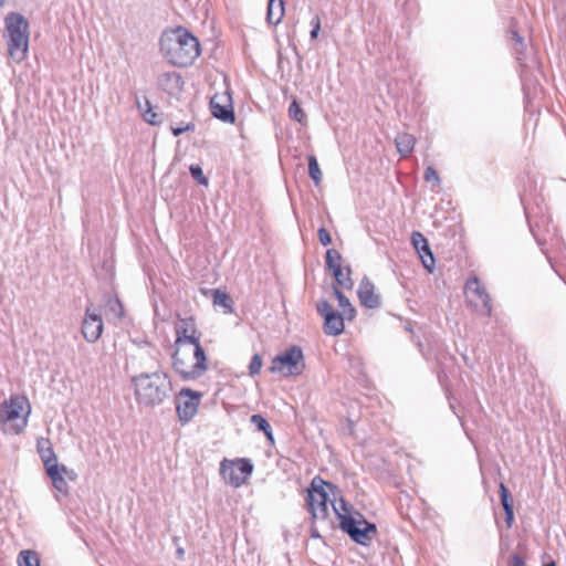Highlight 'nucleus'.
Returning <instances> with one entry per match:
<instances>
[{
    "label": "nucleus",
    "instance_id": "obj_1",
    "mask_svg": "<svg viewBox=\"0 0 566 566\" xmlns=\"http://www.w3.org/2000/svg\"><path fill=\"white\" fill-rule=\"evenodd\" d=\"M160 50L177 66H188L200 55V43L187 29L177 28L160 38Z\"/></svg>",
    "mask_w": 566,
    "mask_h": 566
},
{
    "label": "nucleus",
    "instance_id": "obj_2",
    "mask_svg": "<svg viewBox=\"0 0 566 566\" xmlns=\"http://www.w3.org/2000/svg\"><path fill=\"white\" fill-rule=\"evenodd\" d=\"M135 396L139 403L156 406L161 403L171 391V381L164 371L143 373L132 378Z\"/></svg>",
    "mask_w": 566,
    "mask_h": 566
},
{
    "label": "nucleus",
    "instance_id": "obj_3",
    "mask_svg": "<svg viewBox=\"0 0 566 566\" xmlns=\"http://www.w3.org/2000/svg\"><path fill=\"white\" fill-rule=\"evenodd\" d=\"M172 367L184 380H195L207 370L206 353L200 344L175 347Z\"/></svg>",
    "mask_w": 566,
    "mask_h": 566
},
{
    "label": "nucleus",
    "instance_id": "obj_4",
    "mask_svg": "<svg viewBox=\"0 0 566 566\" xmlns=\"http://www.w3.org/2000/svg\"><path fill=\"white\" fill-rule=\"evenodd\" d=\"M4 36L7 38L9 55L15 62H22L29 49V22L18 12H10L4 19Z\"/></svg>",
    "mask_w": 566,
    "mask_h": 566
},
{
    "label": "nucleus",
    "instance_id": "obj_5",
    "mask_svg": "<svg viewBox=\"0 0 566 566\" xmlns=\"http://www.w3.org/2000/svg\"><path fill=\"white\" fill-rule=\"evenodd\" d=\"M333 510L339 520V527L347 533L356 543L366 545L376 534V525L368 523L363 515L357 514V518L350 514V507L340 499L333 502Z\"/></svg>",
    "mask_w": 566,
    "mask_h": 566
},
{
    "label": "nucleus",
    "instance_id": "obj_6",
    "mask_svg": "<svg viewBox=\"0 0 566 566\" xmlns=\"http://www.w3.org/2000/svg\"><path fill=\"white\" fill-rule=\"evenodd\" d=\"M31 412L29 400L24 396H12L0 407V421L8 426L3 430L12 434H19L28 423Z\"/></svg>",
    "mask_w": 566,
    "mask_h": 566
},
{
    "label": "nucleus",
    "instance_id": "obj_7",
    "mask_svg": "<svg viewBox=\"0 0 566 566\" xmlns=\"http://www.w3.org/2000/svg\"><path fill=\"white\" fill-rule=\"evenodd\" d=\"M304 368L305 363L301 347L292 346L273 358L270 370L289 377L301 375Z\"/></svg>",
    "mask_w": 566,
    "mask_h": 566
},
{
    "label": "nucleus",
    "instance_id": "obj_8",
    "mask_svg": "<svg viewBox=\"0 0 566 566\" xmlns=\"http://www.w3.org/2000/svg\"><path fill=\"white\" fill-rule=\"evenodd\" d=\"M325 486H329L322 478L315 476L307 489L306 504L315 520H325L328 515V494Z\"/></svg>",
    "mask_w": 566,
    "mask_h": 566
},
{
    "label": "nucleus",
    "instance_id": "obj_9",
    "mask_svg": "<svg viewBox=\"0 0 566 566\" xmlns=\"http://www.w3.org/2000/svg\"><path fill=\"white\" fill-rule=\"evenodd\" d=\"M253 465L249 460H223L220 464V474L223 480L233 488L241 486L252 473Z\"/></svg>",
    "mask_w": 566,
    "mask_h": 566
},
{
    "label": "nucleus",
    "instance_id": "obj_10",
    "mask_svg": "<svg viewBox=\"0 0 566 566\" xmlns=\"http://www.w3.org/2000/svg\"><path fill=\"white\" fill-rule=\"evenodd\" d=\"M465 294L469 303L484 315H491V298L481 281L476 277H470L465 284Z\"/></svg>",
    "mask_w": 566,
    "mask_h": 566
},
{
    "label": "nucleus",
    "instance_id": "obj_11",
    "mask_svg": "<svg viewBox=\"0 0 566 566\" xmlns=\"http://www.w3.org/2000/svg\"><path fill=\"white\" fill-rule=\"evenodd\" d=\"M202 394L182 388L176 399V409L180 422H189L197 413Z\"/></svg>",
    "mask_w": 566,
    "mask_h": 566
},
{
    "label": "nucleus",
    "instance_id": "obj_12",
    "mask_svg": "<svg viewBox=\"0 0 566 566\" xmlns=\"http://www.w3.org/2000/svg\"><path fill=\"white\" fill-rule=\"evenodd\" d=\"M175 347L196 346V344H200V334L197 331L192 317L178 318L175 323Z\"/></svg>",
    "mask_w": 566,
    "mask_h": 566
},
{
    "label": "nucleus",
    "instance_id": "obj_13",
    "mask_svg": "<svg viewBox=\"0 0 566 566\" xmlns=\"http://www.w3.org/2000/svg\"><path fill=\"white\" fill-rule=\"evenodd\" d=\"M317 312L324 317V332L327 335L337 336L344 332V316L335 312L326 300H321L316 304Z\"/></svg>",
    "mask_w": 566,
    "mask_h": 566
},
{
    "label": "nucleus",
    "instance_id": "obj_14",
    "mask_svg": "<svg viewBox=\"0 0 566 566\" xmlns=\"http://www.w3.org/2000/svg\"><path fill=\"white\" fill-rule=\"evenodd\" d=\"M104 323L102 315L93 304H88L85 308V316L82 323L83 337L88 343H95L102 336Z\"/></svg>",
    "mask_w": 566,
    "mask_h": 566
},
{
    "label": "nucleus",
    "instance_id": "obj_15",
    "mask_svg": "<svg viewBox=\"0 0 566 566\" xmlns=\"http://www.w3.org/2000/svg\"><path fill=\"white\" fill-rule=\"evenodd\" d=\"M210 111L216 118L224 123H233L235 119L232 98L228 91L216 93L211 97Z\"/></svg>",
    "mask_w": 566,
    "mask_h": 566
},
{
    "label": "nucleus",
    "instance_id": "obj_16",
    "mask_svg": "<svg viewBox=\"0 0 566 566\" xmlns=\"http://www.w3.org/2000/svg\"><path fill=\"white\" fill-rule=\"evenodd\" d=\"M411 242L421 259L423 268L432 273L436 262L426 237L422 233L415 231L411 235Z\"/></svg>",
    "mask_w": 566,
    "mask_h": 566
},
{
    "label": "nucleus",
    "instance_id": "obj_17",
    "mask_svg": "<svg viewBox=\"0 0 566 566\" xmlns=\"http://www.w3.org/2000/svg\"><path fill=\"white\" fill-rule=\"evenodd\" d=\"M360 304L367 308H377L380 305V297L375 293L374 284L364 277L357 291Z\"/></svg>",
    "mask_w": 566,
    "mask_h": 566
},
{
    "label": "nucleus",
    "instance_id": "obj_18",
    "mask_svg": "<svg viewBox=\"0 0 566 566\" xmlns=\"http://www.w3.org/2000/svg\"><path fill=\"white\" fill-rule=\"evenodd\" d=\"M36 450H38V453L40 454V458H41L45 469H48L50 465L59 464L57 457H56L49 439L39 438L36 440Z\"/></svg>",
    "mask_w": 566,
    "mask_h": 566
},
{
    "label": "nucleus",
    "instance_id": "obj_19",
    "mask_svg": "<svg viewBox=\"0 0 566 566\" xmlns=\"http://www.w3.org/2000/svg\"><path fill=\"white\" fill-rule=\"evenodd\" d=\"M285 13L283 0H268L266 21L269 24L277 25L281 23Z\"/></svg>",
    "mask_w": 566,
    "mask_h": 566
},
{
    "label": "nucleus",
    "instance_id": "obj_20",
    "mask_svg": "<svg viewBox=\"0 0 566 566\" xmlns=\"http://www.w3.org/2000/svg\"><path fill=\"white\" fill-rule=\"evenodd\" d=\"M45 471L51 479L54 489L61 494L66 495L69 493V485L66 479L60 473L59 464L50 465Z\"/></svg>",
    "mask_w": 566,
    "mask_h": 566
},
{
    "label": "nucleus",
    "instance_id": "obj_21",
    "mask_svg": "<svg viewBox=\"0 0 566 566\" xmlns=\"http://www.w3.org/2000/svg\"><path fill=\"white\" fill-rule=\"evenodd\" d=\"M398 153L402 157H408L416 145V138L408 133H399L395 138Z\"/></svg>",
    "mask_w": 566,
    "mask_h": 566
},
{
    "label": "nucleus",
    "instance_id": "obj_22",
    "mask_svg": "<svg viewBox=\"0 0 566 566\" xmlns=\"http://www.w3.org/2000/svg\"><path fill=\"white\" fill-rule=\"evenodd\" d=\"M500 496L502 506L505 512L506 524L509 527H511L514 521L513 503L511 500L510 492L504 483H500Z\"/></svg>",
    "mask_w": 566,
    "mask_h": 566
},
{
    "label": "nucleus",
    "instance_id": "obj_23",
    "mask_svg": "<svg viewBox=\"0 0 566 566\" xmlns=\"http://www.w3.org/2000/svg\"><path fill=\"white\" fill-rule=\"evenodd\" d=\"M333 275L336 281L335 286H337L338 289L342 287L345 290H350L353 287L354 282L350 277V269L349 268L344 269L342 266L339 269H335V271L333 272Z\"/></svg>",
    "mask_w": 566,
    "mask_h": 566
},
{
    "label": "nucleus",
    "instance_id": "obj_24",
    "mask_svg": "<svg viewBox=\"0 0 566 566\" xmlns=\"http://www.w3.org/2000/svg\"><path fill=\"white\" fill-rule=\"evenodd\" d=\"M212 302L214 306H221L224 308V313H232V300L230 295L220 290H212Z\"/></svg>",
    "mask_w": 566,
    "mask_h": 566
},
{
    "label": "nucleus",
    "instance_id": "obj_25",
    "mask_svg": "<svg viewBox=\"0 0 566 566\" xmlns=\"http://www.w3.org/2000/svg\"><path fill=\"white\" fill-rule=\"evenodd\" d=\"M334 294L338 301L339 307L343 308V315L352 318L354 316L355 310L349 303V300L339 291L337 286H333Z\"/></svg>",
    "mask_w": 566,
    "mask_h": 566
},
{
    "label": "nucleus",
    "instance_id": "obj_26",
    "mask_svg": "<svg viewBox=\"0 0 566 566\" xmlns=\"http://www.w3.org/2000/svg\"><path fill=\"white\" fill-rule=\"evenodd\" d=\"M19 566H40V559L33 551H21L18 556Z\"/></svg>",
    "mask_w": 566,
    "mask_h": 566
},
{
    "label": "nucleus",
    "instance_id": "obj_27",
    "mask_svg": "<svg viewBox=\"0 0 566 566\" xmlns=\"http://www.w3.org/2000/svg\"><path fill=\"white\" fill-rule=\"evenodd\" d=\"M250 420L252 424H254L260 431H263L266 438L273 442L271 426L263 416L253 415Z\"/></svg>",
    "mask_w": 566,
    "mask_h": 566
},
{
    "label": "nucleus",
    "instance_id": "obj_28",
    "mask_svg": "<svg viewBox=\"0 0 566 566\" xmlns=\"http://www.w3.org/2000/svg\"><path fill=\"white\" fill-rule=\"evenodd\" d=\"M308 174L316 186L322 181L323 174L314 155L308 156Z\"/></svg>",
    "mask_w": 566,
    "mask_h": 566
},
{
    "label": "nucleus",
    "instance_id": "obj_29",
    "mask_svg": "<svg viewBox=\"0 0 566 566\" xmlns=\"http://www.w3.org/2000/svg\"><path fill=\"white\" fill-rule=\"evenodd\" d=\"M106 313L113 315L114 318L120 319L124 316V307L119 298L109 297L106 303Z\"/></svg>",
    "mask_w": 566,
    "mask_h": 566
},
{
    "label": "nucleus",
    "instance_id": "obj_30",
    "mask_svg": "<svg viewBox=\"0 0 566 566\" xmlns=\"http://www.w3.org/2000/svg\"><path fill=\"white\" fill-rule=\"evenodd\" d=\"M289 116L300 124H304L307 118L305 112L302 109L296 99H293L289 106Z\"/></svg>",
    "mask_w": 566,
    "mask_h": 566
},
{
    "label": "nucleus",
    "instance_id": "obj_31",
    "mask_svg": "<svg viewBox=\"0 0 566 566\" xmlns=\"http://www.w3.org/2000/svg\"><path fill=\"white\" fill-rule=\"evenodd\" d=\"M342 255L340 253L335 249H329L326 252V265L327 268L334 272L335 269L342 268Z\"/></svg>",
    "mask_w": 566,
    "mask_h": 566
},
{
    "label": "nucleus",
    "instance_id": "obj_32",
    "mask_svg": "<svg viewBox=\"0 0 566 566\" xmlns=\"http://www.w3.org/2000/svg\"><path fill=\"white\" fill-rule=\"evenodd\" d=\"M190 174L192 178L199 184L207 186L208 185V178L205 176L202 168L199 165H191Z\"/></svg>",
    "mask_w": 566,
    "mask_h": 566
},
{
    "label": "nucleus",
    "instance_id": "obj_33",
    "mask_svg": "<svg viewBox=\"0 0 566 566\" xmlns=\"http://www.w3.org/2000/svg\"><path fill=\"white\" fill-rule=\"evenodd\" d=\"M262 367V358L259 354L253 355L250 365H249V374L251 376H255L260 373Z\"/></svg>",
    "mask_w": 566,
    "mask_h": 566
},
{
    "label": "nucleus",
    "instance_id": "obj_34",
    "mask_svg": "<svg viewBox=\"0 0 566 566\" xmlns=\"http://www.w3.org/2000/svg\"><path fill=\"white\" fill-rule=\"evenodd\" d=\"M424 180L428 182H433V185L440 184L439 175L433 167H431V166L427 167V169L424 171Z\"/></svg>",
    "mask_w": 566,
    "mask_h": 566
},
{
    "label": "nucleus",
    "instance_id": "obj_35",
    "mask_svg": "<svg viewBox=\"0 0 566 566\" xmlns=\"http://www.w3.org/2000/svg\"><path fill=\"white\" fill-rule=\"evenodd\" d=\"M196 129V126L193 123H188L184 126H171V132L174 136H179L186 132H193Z\"/></svg>",
    "mask_w": 566,
    "mask_h": 566
},
{
    "label": "nucleus",
    "instance_id": "obj_36",
    "mask_svg": "<svg viewBox=\"0 0 566 566\" xmlns=\"http://www.w3.org/2000/svg\"><path fill=\"white\" fill-rule=\"evenodd\" d=\"M312 30H311V39L314 40L318 36V33L321 31V19L319 17H315L311 21Z\"/></svg>",
    "mask_w": 566,
    "mask_h": 566
},
{
    "label": "nucleus",
    "instance_id": "obj_37",
    "mask_svg": "<svg viewBox=\"0 0 566 566\" xmlns=\"http://www.w3.org/2000/svg\"><path fill=\"white\" fill-rule=\"evenodd\" d=\"M317 235H318L319 242L323 245H328V244L332 243V237H331L329 232L325 228H319L318 232H317Z\"/></svg>",
    "mask_w": 566,
    "mask_h": 566
},
{
    "label": "nucleus",
    "instance_id": "obj_38",
    "mask_svg": "<svg viewBox=\"0 0 566 566\" xmlns=\"http://www.w3.org/2000/svg\"><path fill=\"white\" fill-rule=\"evenodd\" d=\"M507 566H526V564L522 556L514 553L510 556Z\"/></svg>",
    "mask_w": 566,
    "mask_h": 566
},
{
    "label": "nucleus",
    "instance_id": "obj_39",
    "mask_svg": "<svg viewBox=\"0 0 566 566\" xmlns=\"http://www.w3.org/2000/svg\"><path fill=\"white\" fill-rule=\"evenodd\" d=\"M59 470H60V473H61L65 479L67 478V479H69V480H71V481H73V480H75V479H76V473H75V471H74V470L69 469V468H66V467H65V465H63V464H62V465H60V464H59Z\"/></svg>",
    "mask_w": 566,
    "mask_h": 566
},
{
    "label": "nucleus",
    "instance_id": "obj_40",
    "mask_svg": "<svg viewBox=\"0 0 566 566\" xmlns=\"http://www.w3.org/2000/svg\"><path fill=\"white\" fill-rule=\"evenodd\" d=\"M146 105H147L148 107H150V105H149V102H148V101H146ZM156 116H157V115H156V114H155L150 108H148V109H147V112H145V114H144V119H145L146 122H148V123H150V124L155 125V124H156V120H155V117H156Z\"/></svg>",
    "mask_w": 566,
    "mask_h": 566
},
{
    "label": "nucleus",
    "instance_id": "obj_41",
    "mask_svg": "<svg viewBox=\"0 0 566 566\" xmlns=\"http://www.w3.org/2000/svg\"><path fill=\"white\" fill-rule=\"evenodd\" d=\"M512 34H513V39H514L517 43H520V44H522V43H523V38H522L517 32L512 31Z\"/></svg>",
    "mask_w": 566,
    "mask_h": 566
},
{
    "label": "nucleus",
    "instance_id": "obj_42",
    "mask_svg": "<svg viewBox=\"0 0 566 566\" xmlns=\"http://www.w3.org/2000/svg\"><path fill=\"white\" fill-rule=\"evenodd\" d=\"M176 554H177L178 558H182L184 554H185L184 548L182 547H178L177 551H176Z\"/></svg>",
    "mask_w": 566,
    "mask_h": 566
},
{
    "label": "nucleus",
    "instance_id": "obj_43",
    "mask_svg": "<svg viewBox=\"0 0 566 566\" xmlns=\"http://www.w3.org/2000/svg\"><path fill=\"white\" fill-rule=\"evenodd\" d=\"M167 77L171 78V77H176V78H179V76L176 74V73H172V74H166Z\"/></svg>",
    "mask_w": 566,
    "mask_h": 566
},
{
    "label": "nucleus",
    "instance_id": "obj_44",
    "mask_svg": "<svg viewBox=\"0 0 566 566\" xmlns=\"http://www.w3.org/2000/svg\"><path fill=\"white\" fill-rule=\"evenodd\" d=\"M544 566H556V565L554 562H551V563L544 564Z\"/></svg>",
    "mask_w": 566,
    "mask_h": 566
},
{
    "label": "nucleus",
    "instance_id": "obj_45",
    "mask_svg": "<svg viewBox=\"0 0 566 566\" xmlns=\"http://www.w3.org/2000/svg\"><path fill=\"white\" fill-rule=\"evenodd\" d=\"M4 3V0H0V7H2Z\"/></svg>",
    "mask_w": 566,
    "mask_h": 566
}]
</instances>
